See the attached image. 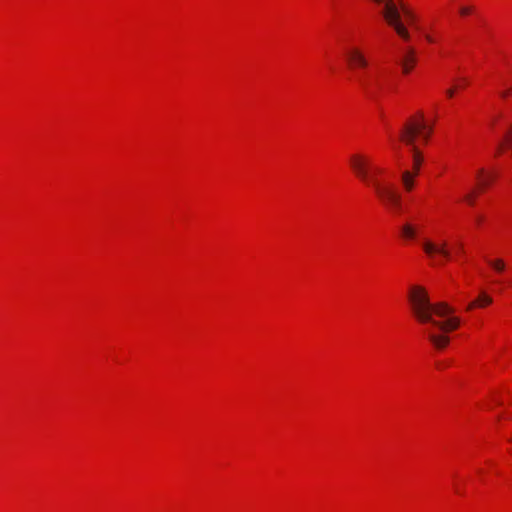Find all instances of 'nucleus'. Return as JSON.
<instances>
[{"label": "nucleus", "mask_w": 512, "mask_h": 512, "mask_svg": "<svg viewBox=\"0 0 512 512\" xmlns=\"http://www.w3.org/2000/svg\"><path fill=\"white\" fill-rule=\"evenodd\" d=\"M408 300L416 320L422 325H427L424 332L429 341L437 349L445 348L450 341L449 337L436 334L434 328L447 333L459 327V318L450 316L453 308L445 302L431 303L426 289L418 285L410 287Z\"/></svg>", "instance_id": "1"}, {"label": "nucleus", "mask_w": 512, "mask_h": 512, "mask_svg": "<svg viewBox=\"0 0 512 512\" xmlns=\"http://www.w3.org/2000/svg\"><path fill=\"white\" fill-rule=\"evenodd\" d=\"M350 166L355 175L366 185L371 186L378 199L393 213L402 211L401 195L389 182L381 181L378 175L382 169L374 166L371 160L362 154L350 157Z\"/></svg>", "instance_id": "2"}, {"label": "nucleus", "mask_w": 512, "mask_h": 512, "mask_svg": "<svg viewBox=\"0 0 512 512\" xmlns=\"http://www.w3.org/2000/svg\"><path fill=\"white\" fill-rule=\"evenodd\" d=\"M431 133L432 127L425 123L424 115L421 112L418 113L417 117L411 118L409 121H407L401 129L400 139L411 148L413 153V167L415 174H418L420 166L423 162V157L418 148L415 146V139L416 137H420L424 141H427Z\"/></svg>", "instance_id": "3"}, {"label": "nucleus", "mask_w": 512, "mask_h": 512, "mask_svg": "<svg viewBox=\"0 0 512 512\" xmlns=\"http://www.w3.org/2000/svg\"><path fill=\"white\" fill-rule=\"evenodd\" d=\"M397 62L401 66L403 74H409L417 62L416 51L411 47L404 48Z\"/></svg>", "instance_id": "4"}, {"label": "nucleus", "mask_w": 512, "mask_h": 512, "mask_svg": "<svg viewBox=\"0 0 512 512\" xmlns=\"http://www.w3.org/2000/svg\"><path fill=\"white\" fill-rule=\"evenodd\" d=\"M423 250L429 257H434L436 254L441 255L445 259L451 258L450 251L446 248V243L437 245L429 240L423 242Z\"/></svg>", "instance_id": "5"}, {"label": "nucleus", "mask_w": 512, "mask_h": 512, "mask_svg": "<svg viewBox=\"0 0 512 512\" xmlns=\"http://www.w3.org/2000/svg\"><path fill=\"white\" fill-rule=\"evenodd\" d=\"M347 56L352 67L366 68L368 66V60L359 49H351Z\"/></svg>", "instance_id": "6"}, {"label": "nucleus", "mask_w": 512, "mask_h": 512, "mask_svg": "<svg viewBox=\"0 0 512 512\" xmlns=\"http://www.w3.org/2000/svg\"><path fill=\"white\" fill-rule=\"evenodd\" d=\"M492 298L485 292H481L478 298L467 306V310H472L475 307H485L492 303Z\"/></svg>", "instance_id": "7"}, {"label": "nucleus", "mask_w": 512, "mask_h": 512, "mask_svg": "<svg viewBox=\"0 0 512 512\" xmlns=\"http://www.w3.org/2000/svg\"><path fill=\"white\" fill-rule=\"evenodd\" d=\"M417 174L415 173H412L410 171H404L402 173V184L404 186V189L406 191H411L414 187V181H415V177H416Z\"/></svg>", "instance_id": "8"}, {"label": "nucleus", "mask_w": 512, "mask_h": 512, "mask_svg": "<svg viewBox=\"0 0 512 512\" xmlns=\"http://www.w3.org/2000/svg\"><path fill=\"white\" fill-rule=\"evenodd\" d=\"M401 234L405 239H414L417 235V227L409 222H406L401 227Z\"/></svg>", "instance_id": "9"}, {"label": "nucleus", "mask_w": 512, "mask_h": 512, "mask_svg": "<svg viewBox=\"0 0 512 512\" xmlns=\"http://www.w3.org/2000/svg\"><path fill=\"white\" fill-rule=\"evenodd\" d=\"M358 82H359L360 87L364 90V92L367 95H369L371 97H376L377 96V92L372 89V86H371L369 81H367L366 79L360 77L358 79Z\"/></svg>", "instance_id": "10"}, {"label": "nucleus", "mask_w": 512, "mask_h": 512, "mask_svg": "<svg viewBox=\"0 0 512 512\" xmlns=\"http://www.w3.org/2000/svg\"><path fill=\"white\" fill-rule=\"evenodd\" d=\"M487 263L496 271V272H503L505 270V262L498 258V259H487Z\"/></svg>", "instance_id": "11"}, {"label": "nucleus", "mask_w": 512, "mask_h": 512, "mask_svg": "<svg viewBox=\"0 0 512 512\" xmlns=\"http://www.w3.org/2000/svg\"><path fill=\"white\" fill-rule=\"evenodd\" d=\"M478 178L480 179V185L483 186V187L487 186L489 184V182H490V178L486 179L484 177V170L483 169H480L478 171Z\"/></svg>", "instance_id": "12"}, {"label": "nucleus", "mask_w": 512, "mask_h": 512, "mask_svg": "<svg viewBox=\"0 0 512 512\" xmlns=\"http://www.w3.org/2000/svg\"><path fill=\"white\" fill-rule=\"evenodd\" d=\"M470 12H471V8H469V7H462V8H460V14H461L462 16H466V15H468Z\"/></svg>", "instance_id": "13"}, {"label": "nucleus", "mask_w": 512, "mask_h": 512, "mask_svg": "<svg viewBox=\"0 0 512 512\" xmlns=\"http://www.w3.org/2000/svg\"><path fill=\"white\" fill-rule=\"evenodd\" d=\"M465 200H466L469 204L473 205V204H474V195H473L472 193L467 194V195L465 196Z\"/></svg>", "instance_id": "14"}, {"label": "nucleus", "mask_w": 512, "mask_h": 512, "mask_svg": "<svg viewBox=\"0 0 512 512\" xmlns=\"http://www.w3.org/2000/svg\"><path fill=\"white\" fill-rule=\"evenodd\" d=\"M446 94L449 98H452L455 94V89L454 88H451V89H447L446 90Z\"/></svg>", "instance_id": "15"}, {"label": "nucleus", "mask_w": 512, "mask_h": 512, "mask_svg": "<svg viewBox=\"0 0 512 512\" xmlns=\"http://www.w3.org/2000/svg\"><path fill=\"white\" fill-rule=\"evenodd\" d=\"M483 219H484V218H483V216H481V215L476 216V217H475V222H476V224H477V225L481 224V222L483 221Z\"/></svg>", "instance_id": "16"}, {"label": "nucleus", "mask_w": 512, "mask_h": 512, "mask_svg": "<svg viewBox=\"0 0 512 512\" xmlns=\"http://www.w3.org/2000/svg\"><path fill=\"white\" fill-rule=\"evenodd\" d=\"M510 91H511V89H508V90H506V91H503V92L501 93V96H502L503 98H506V97L509 95Z\"/></svg>", "instance_id": "17"}, {"label": "nucleus", "mask_w": 512, "mask_h": 512, "mask_svg": "<svg viewBox=\"0 0 512 512\" xmlns=\"http://www.w3.org/2000/svg\"><path fill=\"white\" fill-rule=\"evenodd\" d=\"M458 252L459 253L463 252V244L462 243H459V245H458Z\"/></svg>", "instance_id": "18"}]
</instances>
